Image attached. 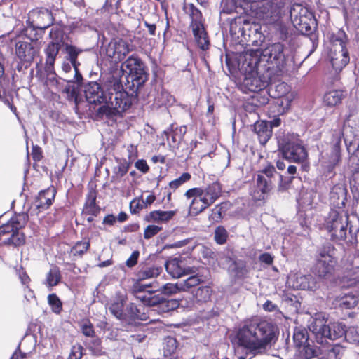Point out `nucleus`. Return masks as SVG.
I'll return each instance as SVG.
<instances>
[{
  "label": "nucleus",
  "mask_w": 359,
  "mask_h": 359,
  "mask_svg": "<svg viewBox=\"0 0 359 359\" xmlns=\"http://www.w3.org/2000/svg\"><path fill=\"white\" fill-rule=\"evenodd\" d=\"M276 337V327L266 320L247 321L235 332L232 343L246 355L262 354Z\"/></svg>",
  "instance_id": "f257e3e1"
},
{
  "label": "nucleus",
  "mask_w": 359,
  "mask_h": 359,
  "mask_svg": "<svg viewBox=\"0 0 359 359\" xmlns=\"http://www.w3.org/2000/svg\"><path fill=\"white\" fill-rule=\"evenodd\" d=\"M286 49L281 43H275L264 50H248L244 55L252 66H260L272 76H278L286 64Z\"/></svg>",
  "instance_id": "f03ea898"
},
{
  "label": "nucleus",
  "mask_w": 359,
  "mask_h": 359,
  "mask_svg": "<svg viewBox=\"0 0 359 359\" xmlns=\"http://www.w3.org/2000/svg\"><path fill=\"white\" fill-rule=\"evenodd\" d=\"M122 70L116 71L108 76L105 81L106 101L97 109V114L111 116L126 111L129 108L127 93L123 90L121 81Z\"/></svg>",
  "instance_id": "7ed1b4c3"
},
{
  "label": "nucleus",
  "mask_w": 359,
  "mask_h": 359,
  "mask_svg": "<svg viewBox=\"0 0 359 359\" xmlns=\"http://www.w3.org/2000/svg\"><path fill=\"white\" fill-rule=\"evenodd\" d=\"M251 2L257 18L269 25L279 24L287 13V0H243Z\"/></svg>",
  "instance_id": "20e7f679"
},
{
  "label": "nucleus",
  "mask_w": 359,
  "mask_h": 359,
  "mask_svg": "<svg viewBox=\"0 0 359 359\" xmlns=\"http://www.w3.org/2000/svg\"><path fill=\"white\" fill-rule=\"evenodd\" d=\"M317 343L323 344L327 339L336 340L345 337V326L341 323L334 322L327 324L323 318H314L309 326Z\"/></svg>",
  "instance_id": "39448f33"
},
{
  "label": "nucleus",
  "mask_w": 359,
  "mask_h": 359,
  "mask_svg": "<svg viewBox=\"0 0 359 359\" xmlns=\"http://www.w3.org/2000/svg\"><path fill=\"white\" fill-rule=\"evenodd\" d=\"M348 215L343 212L336 210L330 212L323 225L333 241H338L348 238L349 242H352L355 233H353L351 228L348 232Z\"/></svg>",
  "instance_id": "423d86ee"
},
{
  "label": "nucleus",
  "mask_w": 359,
  "mask_h": 359,
  "mask_svg": "<svg viewBox=\"0 0 359 359\" xmlns=\"http://www.w3.org/2000/svg\"><path fill=\"white\" fill-rule=\"evenodd\" d=\"M337 250L333 245L326 243L318 250L313 272L320 278L332 276L337 264Z\"/></svg>",
  "instance_id": "0eeeda50"
},
{
  "label": "nucleus",
  "mask_w": 359,
  "mask_h": 359,
  "mask_svg": "<svg viewBox=\"0 0 359 359\" xmlns=\"http://www.w3.org/2000/svg\"><path fill=\"white\" fill-rule=\"evenodd\" d=\"M247 65L245 68V72L244 78L241 83V90L247 93L250 92H258L264 88L268 84L269 81H271L273 76L269 75V73L266 72V75L261 76L259 72L262 67L260 66L252 67L250 63L249 60L245 62L243 65Z\"/></svg>",
  "instance_id": "6e6552de"
},
{
  "label": "nucleus",
  "mask_w": 359,
  "mask_h": 359,
  "mask_svg": "<svg viewBox=\"0 0 359 359\" xmlns=\"http://www.w3.org/2000/svg\"><path fill=\"white\" fill-rule=\"evenodd\" d=\"M49 36L51 41L47 44L44 49L46 55L45 65L54 66L60 50L65 45V33L61 26L56 25L50 29Z\"/></svg>",
  "instance_id": "1a4fd4ad"
},
{
  "label": "nucleus",
  "mask_w": 359,
  "mask_h": 359,
  "mask_svg": "<svg viewBox=\"0 0 359 359\" xmlns=\"http://www.w3.org/2000/svg\"><path fill=\"white\" fill-rule=\"evenodd\" d=\"M53 20L52 13L48 9L44 8L33 9L28 13L27 24L29 27L26 29V32H27L29 28L44 30L53 24Z\"/></svg>",
  "instance_id": "9d476101"
},
{
  "label": "nucleus",
  "mask_w": 359,
  "mask_h": 359,
  "mask_svg": "<svg viewBox=\"0 0 359 359\" xmlns=\"http://www.w3.org/2000/svg\"><path fill=\"white\" fill-rule=\"evenodd\" d=\"M282 154L285 159L294 162L304 161L308 156L302 140L294 137L288 139L283 144Z\"/></svg>",
  "instance_id": "9b49d317"
},
{
  "label": "nucleus",
  "mask_w": 359,
  "mask_h": 359,
  "mask_svg": "<svg viewBox=\"0 0 359 359\" xmlns=\"http://www.w3.org/2000/svg\"><path fill=\"white\" fill-rule=\"evenodd\" d=\"M344 133L341 128L334 130L332 133V149L330 154L322 155L321 163L329 171L332 170L340 160L341 142Z\"/></svg>",
  "instance_id": "f8f14e48"
},
{
  "label": "nucleus",
  "mask_w": 359,
  "mask_h": 359,
  "mask_svg": "<svg viewBox=\"0 0 359 359\" xmlns=\"http://www.w3.org/2000/svg\"><path fill=\"white\" fill-rule=\"evenodd\" d=\"M330 57L332 66L336 71H341L348 63L349 54L344 40L336 39L333 42Z\"/></svg>",
  "instance_id": "ddd939ff"
},
{
  "label": "nucleus",
  "mask_w": 359,
  "mask_h": 359,
  "mask_svg": "<svg viewBox=\"0 0 359 359\" xmlns=\"http://www.w3.org/2000/svg\"><path fill=\"white\" fill-rule=\"evenodd\" d=\"M290 17L294 25L300 32H310L311 27L310 21H312V13L307 8L300 4H295L290 9Z\"/></svg>",
  "instance_id": "4468645a"
},
{
  "label": "nucleus",
  "mask_w": 359,
  "mask_h": 359,
  "mask_svg": "<svg viewBox=\"0 0 359 359\" xmlns=\"http://www.w3.org/2000/svg\"><path fill=\"white\" fill-rule=\"evenodd\" d=\"M133 46L121 38L112 39L106 48L107 55L116 62L123 60L133 50Z\"/></svg>",
  "instance_id": "2eb2a0df"
},
{
  "label": "nucleus",
  "mask_w": 359,
  "mask_h": 359,
  "mask_svg": "<svg viewBox=\"0 0 359 359\" xmlns=\"http://www.w3.org/2000/svg\"><path fill=\"white\" fill-rule=\"evenodd\" d=\"M106 89V88L104 87ZM85 96L90 104H103L106 101L107 92L97 82H89L85 86Z\"/></svg>",
  "instance_id": "dca6fc26"
},
{
  "label": "nucleus",
  "mask_w": 359,
  "mask_h": 359,
  "mask_svg": "<svg viewBox=\"0 0 359 359\" xmlns=\"http://www.w3.org/2000/svg\"><path fill=\"white\" fill-rule=\"evenodd\" d=\"M37 53L38 50L30 42L19 41L15 44V54L22 62H32Z\"/></svg>",
  "instance_id": "f3484780"
},
{
  "label": "nucleus",
  "mask_w": 359,
  "mask_h": 359,
  "mask_svg": "<svg viewBox=\"0 0 359 359\" xmlns=\"http://www.w3.org/2000/svg\"><path fill=\"white\" fill-rule=\"evenodd\" d=\"M182 262L178 258H172L168 260L165 264L167 272L173 278H179L184 274L195 273L194 268H183Z\"/></svg>",
  "instance_id": "a211bd4d"
},
{
  "label": "nucleus",
  "mask_w": 359,
  "mask_h": 359,
  "mask_svg": "<svg viewBox=\"0 0 359 359\" xmlns=\"http://www.w3.org/2000/svg\"><path fill=\"white\" fill-rule=\"evenodd\" d=\"M257 191L253 192L252 197L256 201L264 199L265 194H268L273 187V180L266 179L262 174H258L257 177Z\"/></svg>",
  "instance_id": "6ab92c4d"
},
{
  "label": "nucleus",
  "mask_w": 359,
  "mask_h": 359,
  "mask_svg": "<svg viewBox=\"0 0 359 359\" xmlns=\"http://www.w3.org/2000/svg\"><path fill=\"white\" fill-rule=\"evenodd\" d=\"M145 286H144V287ZM133 293L136 299L142 302L144 305L153 306L161 302L162 299L158 295H154L152 292H144L143 286L134 287Z\"/></svg>",
  "instance_id": "aec40b11"
},
{
  "label": "nucleus",
  "mask_w": 359,
  "mask_h": 359,
  "mask_svg": "<svg viewBox=\"0 0 359 359\" xmlns=\"http://www.w3.org/2000/svg\"><path fill=\"white\" fill-rule=\"evenodd\" d=\"M55 189L53 187L41 191L36 197L34 205L38 209L48 208L55 198Z\"/></svg>",
  "instance_id": "412c9836"
},
{
  "label": "nucleus",
  "mask_w": 359,
  "mask_h": 359,
  "mask_svg": "<svg viewBox=\"0 0 359 359\" xmlns=\"http://www.w3.org/2000/svg\"><path fill=\"white\" fill-rule=\"evenodd\" d=\"M124 317L122 323L128 325L133 324L136 320H147L148 319L147 315L145 313H141L140 309L133 303H130L127 306L124 312Z\"/></svg>",
  "instance_id": "4be33fe9"
},
{
  "label": "nucleus",
  "mask_w": 359,
  "mask_h": 359,
  "mask_svg": "<svg viewBox=\"0 0 359 359\" xmlns=\"http://www.w3.org/2000/svg\"><path fill=\"white\" fill-rule=\"evenodd\" d=\"M292 282V286L297 290H315L316 287V282L310 275L297 274L291 278Z\"/></svg>",
  "instance_id": "5701e85b"
},
{
  "label": "nucleus",
  "mask_w": 359,
  "mask_h": 359,
  "mask_svg": "<svg viewBox=\"0 0 359 359\" xmlns=\"http://www.w3.org/2000/svg\"><path fill=\"white\" fill-rule=\"evenodd\" d=\"M254 131L262 144H265L272 135V130L269 123L264 121H257L254 125Z\"/></svg>",
  "instance_id": "b1692460"
},
{
  "label": "nucleus",
  "mask_w": 359,
  "mask_h": 359,
  "mask_svg": "<svg viewBox=\"0 0 359 359\" xmlns=\"http://www.w3.org/2000/svg\"><path fill=\"white\" fill-rule=\"evenodd\" d=\"M200 193L207 198L210 204H213L221 195V187L217 182L212 183L205 187H196Z\"/></svg>",
  "instance_id": "393cba45"
},
{
  "label": "nucleus",
  "mask_w": 359,
  "mask_h": 359,
  "mask_svg": "<svg viewBox=\"0 0 359 359\" xmlns=\"http://www.w3.org/2000/svg\"><path fill=\"white\" fill-rule=\"evenodd\" d=\"M192 29L198 47L203 50L208 49L209 41L203 25L199 22H195L192 24Z\"/></svg>",
  "instance_id": "a878e982"
},
{
  "label": "nucleus",
  "mask_w": 359,
  "mask_h": 359,
  "mask_svg": "<svg viewBox=\"0 0 359 359\" xmlns=\"http://www.w3.org/2000/svg\"><path fill=\"white\" fill-rule=\"evenodd\" d=\"M176 210H168V211H163V210H154L151 212L147 216V220L149 222H156V223H163L167 222L172 219V217L175 215Z\"/></svg>",
  "instance_id": "bb28decb"
},
{
  "label": "nucleus",
  "mask_w": 359,
  "mask_h": 359,
  "mask_svg": "<svg viewBox=\"0 0 359 359\" xmlns=\"http://www.w3.org/2000/svg\"><path fill=\"white\" fill-rule=\"evenodd\" d=\"M64 46L65 53L67 54L65 58L68 62H71L74 69L76 74H77L79 73L78 66L80 65V63L77 61V57L78 55L82 52V50L71 44L66 43L65 42Z\"/></svg>",
  "instance_id": "cd10ccee"
},
{
  "label": "nucleus",
  "mask_w": 359,
  "mask_h": 359,
  "mask_svg": "<svg viewBox=\"0 0 359 359\" xmlns=\"http://www.w3.org/2000/svg\"><path fill=\"white\" fill-rule=\"evenodd\" d=\"M358 296L353 293L345 294L335 299L336 304L342 309L354 308L358 302Z\"/></svg>",
  "instance_id": "c85d7f7f"
},
{
  "label": "nucleus",
  "mask_w": 359,
  "mask_h": 359,
  "mask_svg": "<svg viewBox=\"0 0 359 359\" xmlns=\"http://www.w3.org/2000/svg\"><path fill=\"white\" fill-rule=\"evenodd\" d=\"M269 93L276 99L283 96L286 97L288 94H294L291 91L290 87L284 82L271 83L269 86Z\"/></svg>",
  "instance_id": "c756f323"
},
{
  "label": "nucleus",
  "mask_w": 359,
  "mask_h": 359,
  "mask_svg": "<svg viewBox=\"0 0 359 359\" xmlns=\"http://www.w3.org/2000/svg\"><path fill=\"white\" fill-rule=\"evenodd\" d=\"M344 97V93L339 90H331L324 95V102L326 105L333 107L340 103Z\"/></svg>",
  "instance_id": "7c9ffc66"
},
{
  "label": "nucleus",
  "mask_w": 359,
  "mask_h": 359,
  "mask_svg": "<svg viewBox=\"0 0 359 359\" xmlns=\"http://www.w3.org/2000/svg\"><path fill=\"white\" fill-rule=\"evenodd\" d=\"M124 301L118 298L115 299L109 306V310L117 319L120 320L121 322L123 319H124Z\"/></svg>",
  "instance_id": "2f4dec72"
},
{
  "label": "nucleus",
  "mask_w": 359,
  "mask_h": 359,
  "mask_svg": "<svg viewBox=\"0 0 359 359\" xmlns=\"http://www.w3.org/2000/svg\"><path fill=\"white\" fill-rule=\"evenodd\" d=\"M60 271L58 267H52L46 275L45 285L48 287L57 285L61 280Z\"/></svg>",
  "instance_id": "473e14b6"
},
{
  "label": "nucleus",
  "mask_w": 359,
  "mask_h": 359,
  "mask_svg": "<svg viewBox=\"0 0 359 359\" xmlns=\"http://www.w3.org/2000/svg\"><path fill=\"white\" fill-rule=\"evenodd\" d=\"M44 70L46 76L44 83L49 88H58L60 82L55 72L54 66L45 65Z\"/></svg>",
  "instance_id": "72a5a7b5"
},
{
  "label": "nucleus",
  "mask_w": 359,
  "mask_h": 359,
  "mask_svg": "<svg viewBox=\"0 0 359 359\" xmlns=\"http://www.w3.org/2000/svg\"><path fill=\"white\" fill-rule=\"evenodd\" d=\"M294 98V94H288L286 97H280L277 99L276 107H278V114H285L290 107L291 102Z\"/></svg>",
  "instance_id": "f704fd0d"
},
{
  "label": "nucleus",
  "mask_w": 359,
  "mask_h": 359,
  "mask_svg": "<svg viewBox=\"0 0 359 359\" xmlns=\"http://www.w3.org/2000/svg\"><path fill=\"white\" fill-rule=\"evenodd\" d=\"M162 271L161 267L152 266L142 269L138 273L140 280H146L149 278H156L160 275Z\"/></svg>",
  "instance_id": "c9c22d12"
},
{
  "label": "nucleus",
  "mask_w": 359,
  "mask_h": 359,
  "mask_svg": "<svg viewBox=\"0 0 359 359\" xmlns=\"http://www.w3.org/2000/svg\"><path fill=\"white\" fill-rule=\"evenodd\" d=\"M142 62L141 60L135 56L134 55L130 56L121 65V68L120 69H116L111 74H114L116 71L122 70L121 73V76L124 73V68L128 70L130 72L135 67L138 66Z\"/></svg>",
  "instance_id": "e433bc0d"
},
{
  "label": "nucleus",
  "mask_w": 359,
  "mask_h": 359,
  "mask_svg": "<svg viewBox=\"0 0 359 359\" xmlns=\"http://www.w3.org/2000/svg\"><path fill=\"white\" fill-rule=\"evenodd\" d=\"M184 196L187 198V199H191L192 197H195L196 199H198V201L201 202L206 208H208L209 206L211 205L208 200L204 198V196L200 193V191L196 187L188 189L185 192Z\"/></svg>",
  "instance_id": "4c0bfd02"
},
{
  "label": "nucleus",
  "mask_w": 359,
  "mask_h": 359,
  "mask_svg": "<svg viewBox=\"0 0 359 359\" xmlns=\"http://www.w3.org/2000/svg\"><path fill=\"white\" fill-rule=\"evenodd\" d=\"M96 196L94 193H90L86 201L84 211L91 215H96L99 209L95 204Z\"/></svg>",
  "instance_id": "58836bf2"
},
{
  "label": "nucleus",
  "mask_w": 359,
  "mask_h": 359,
  "mask_svg": "<svg viewBox=\"0 0 359 359\" xmlns=\"http://www.w3.org/2000/svg\"><path fill=\"white\" fill-rule=\"evenodd\" d=\"M202 280L198 276L194 275L189 277L187 279L180 281L182 291H187L193 287L199 285Z\"/></svg>",
  "instance_id": "ea45409f"
},
{
  "label": "nucleus",
  "mask_w": 359,
  "mask_h": 359,
  "mask_svg": "<svg viewBox=\"0 0 359 359\" xmlns=\"http://www.w3.org/2000/svg\"><path fill=\"white\" fill-rule=\"evenodd\" d=\"M156 290L165 295H171L182 291L180 282L175 284L166 283Z\"/></svg>",
  "instance_id": "a19ab883"
},
{
  "label": "nucleus",
  "mask_w": 359,
  "mask_h": 359,
  "mask_svg": "<svg viewBox=\"0 0 359 359\" xmlns=\"http://www.w3.org/2000/svg\"><path fill=\"white\" fill-rule=\"evenodd\" d=\"M25 242V236L19 232V230L14 231L10 236L4 241V243L7 244H12L15 246L20 245Z\"/></svg>",
  "instance_id": "79ce46f5"
},
{
  "label": "nucleus",
  "mask_w": 359,
  "mask_h": 359,
  "mask_svg": "<svg viewBox=\"0 0 359 359\" xmlns=\"http://www.w3.org/2000/svg\"><path fill=\"white\" fill-rule=\"evenodd\" d=\"M212 290L210 287H199L195 293V298L198 302H205L210 298Z\"/></svg>",
  "instance_id": "37998d69"
},
{
  "label": "nucleus",
  "mask_w": 359,
  "mask_h": 359,
  "mask_svg": "<svg viewBox=\"0 0 359 359\" xmlns=\"http://www.w3.org/2000/svg\"><path fill=\"white\" fill-rule=\"evenodd\" d=\"M330 198L332 200L337 199L341 201L342 205L344 204V200L346 196V189L340 186H334L330 191Z\"/></svg>",
  "instance_id": "c03bdc74"
},
{
  "label": "nucleus",
  "mask_w": 359,
  "mask_h": 359,
  "mask_svg": "<svg viewBox=\"0 0 359 359\" xmlns=\"http://www.w3.org/2000/svg\"><path fill=\"white\" fill-rule=\"evenodd\" d=\"M189 204V214L191 215H198L207 208L204 205L198 201L195 197H192Z\"/></svg>",
  "instance_id": "a18cd8bd"
},
{
  "label": "nucleus",
  "mask_w": 359,
  "mask_h": 359,
  "mask_svg": "<svg viewBox=\"0 0 359 359\" xmlns=\"http://www.w3.org/2000/svg\"><path fill=\"white\" fill-rule=\"evenodd\" d=\"M214 238L217 244H224L228 238V232L224 227L219 226L215 230Z\"/></svg>",
  "instance_id": "49530a36"
},
{
  "label": "nucleus",
  "mask_w": 359,
  "mask_h": 359,
  "mask_svg": "<svg viewBox=\"0 0 359 359\" xmlns=\"http://www.w3.org/2000/svg\"><path fill=\"white\" fill-rule=\"evenodd\" d=\"M90 247V242L88 241H79L72 248V253L74 255H81L87 252Z\"/></svg>",
  "instance_id": "de8ad7c7"
},
{
  "label": "nucleus",
  "mask_w": 359,
  "mask_h": 359,
  "mask_svg": "<svg viewBox=\"0 0 359 359\" xmlns=\"http://www.w3.org/2000/svg\"><path fill=\"white\" fill-rule=\"evenodd\" d=\"M341 347L335 346L331 348L325 350L322 353L321 359H339Z\"/></svg>",
  "instance_id": "09e8293b"
},
{
  "label": "nucleus",
  "mask_w": 359,
  "mask_h": 359,
  "mask_svg": "<svg viewBox=\"0 0 359 359\" xmlns=\"http://www.w3.org/2000/svg\"><path fill=\"white\" fill-rule=\"evenodd\" d=\"M48 302L53 312L59 313L62 310V302L55 294H50L48 297Z\"/></svg>",
  "instance_id": "8fccbe9b"
},
{
  "label": "nucleus",
  "mask_w": 359,
  "mask_h": 359,
  "mask_svg": "<svg viewBox=\"0 0 359 359\" xmlns=\"http://www.w3.org/2000/svg\"><path fill=\"white\" fill-rule=\"evenodd\" d=\"M293 338L297 346L304 344L308 339L306 332L304 330H295Z\"/></svg>",
  "instance_id": "3c124183"
},
{
  "label": "nucleus",
  "mask_w": 359,
  "mask_h": 359,
  "mask_svg": "<svg viewBox=\"0 0 359 359\" xmlns=\"http://www.w3.org/2000/svg\"><path fill=\"white\" fill-rule=\"evenodd\" d=\"M345 337L348 341L359 342V327H351L345 330Z\"/></svg>",
  "instance_id": "603ef678"
},
{
  "label": "nucleus",
  "mask_w": 359,
  "mask_h": 359,
  "mask_svg": "<svg viewBox=\"0 0 359 359\" xmlns=\"http://www.w3.org/2000/svg\"><path fill=\"white\" fill-rule=\"evenodd\" d=\"M191 179V175L188 172L183 173L180 177L170 182L169 186L172 189H176Z\"/></svg>",
  "instance_id": "864d4df0"
},
{
  "label": "nucleus",
  "mask_w": 359,
  "mask_h": 359,
  "mask_svg": "<svg viewBox=\"0 0 359 359\" xmlns=\"http://www.w3.org/2000/svg\"><path fill=\"white\" fill-rule=\"evenodd\" d=\"M27 219V215L25 214H22L16 216L14 218H12L10 222L14 224L15 229L19 230L20 228L25 225Z\"/></svg>",
  "instance_id": "5fc2aeb1"
},
{
  "label": "nucleus",
  "mask_w": 359,
  "mask_h": 359,
  "mask_svg": "<svg viewBox=\"0 0 359 359\" xmlns=\"http://www.w3.org/2000/svg\"><path fill=\"white\" fill-rule=\"evenodd\" d=\"M233 269L235 270V276L239 278H243L247 273L245 266L243 262H234Z\"/></svg>",
  "instance_id": "6e6d98bb"
},
{
  "label": "nucleus",
  "mask_w": 359,
  "mask_h": 359,
  "mask_svg": "<svg viewBox=\"0 0 359 359\" xmlns=\"http://www.w3.org/2000/svg\"><path fill=\"white\" fill-rule=\"evenodd\" d=\"M161 227L156 225H149L144 229V237L146 239H149L154 236L156 235L161 230Z\"/></svg>",
  "instance_id": "4d7b16f0"
},
{
  "label": "nucleus",
  "mask_w": 359,
  "mask_h": 359,
  "mask_svg": "<svg viewBox=\"0 0 359 359\" xmlns=\"http://www.w3.org/2000/svg\"><path fill=\"white\" fill-rule=\"evenodd\" d=\"M222 205H216L211 210V214L209 216V219L214 222H219L222 217Z\"/></svg>",
  "instance_id": "13d9d810"
},
{
  "label": "nucleus",
  "mask_w": 359,
  "mask_h": 359,
  "mask_svg": "<svg viewBox=\"0 0 359 359\" xmlns=\"http://www.w3.org/2000/svg\"><path fill=\"white\" fill-rule=\"evenodd\" d=\"M83 334L86 337H92L95 334V331L93 325L88 320L83 322L81 325Z\"/></svg>",
  "instance_id": "bf43d9fd"
},
{
  "label": "nucleus",
  "mask_w": 359,
  "mask_h": 359,
  "mask_svg": "<svg viewBox=\"0 0 359 359\" xmlns=\"http://www.w3.org/2000/svg\"><path fill=\"white\" fill-rule=\"evenodd\" d=\"M177 341L176 340L172 337H168L165 339V344L168 348L164 346L165 352H168V354H171L175 352L177 346H176Z\"/></svg>",
  "instance_id": "052dcab7"
},
{
  "label": "nucleus",
  "mask_w": 359,
  "mask_h": 359,
  "mask_svg": "<svg viewBox=\"0 0 359 359\" xmlns=\"http://www.w3.org/2000/svg\"><path fill=\"white\" fill-rule=\"evenodd\" d=\"M134 81L137 82L138 86L143 85L148 79V75L144 70L140 72L137 74L132 76Z\"/></svg>",
  "instance_id": "680f3d73"
},
{
  "label": "nucleus",
  "mask_w": 359,
  "mask_h": 359,
  "mask_svg": "<svg viewBox=\"0 0 359 359\" xmlns=\"http://www.w3.org/2000/svg\"><path fill=\"white\" fill-rule=\"evenodd\" d=\"M129 163H131L137 157V147L130 144L127 148Z\"/></svg>",
  "instance_id": "e2e57ef3"
},
{
  "label": "nucleus",
  "mask_w": 359,
  "mask_h": 359,
  "mask_svg": "<svg viewBox=\"0 0 359 359\" xmlns=\"http://www.w3.org/2000/svg\"><path fill=\"white\" fill-rule=\"evenodd\" d=\"M130 163L128 162L121 163L116 168V175L119 177L124 176L128 171Z\"/></svg>",
  "instance_id": "0e129e2a"
},
{
  "label": "nucleus",
  "mask_w": 359,
  "mask_h": 359,
  "mask_svg": "<svg viewBox=\"0 0 359 359\" xmlns=\"http://www.w3.org/2000/svg\"><path fill=\"white\" fill-rule=\"evenodd\" d=\"M276 173L275 168L273 165H268L262 171L261 174L264 175L266 179H271L273 180Z\"/></svg>",
  "instance_id": "69168bd1"
},
{
  "label": "nucleus",
  "mask_w": 359,
  "mask_h": 359,
  "mask_svg": "<svg viewBox=\"0 0 359 359\" xmlns=\"http://www.w3.org/2000/svg\"><path fill=\"white\" fill-rule=\"evenodd\" d=\"M139 252L138 251H134L130 257L126 260V265L128 267H133L137 263V259L139 257Z\"/></svg>",
  "instance_id": "338daca9"
},
{
  "label": "nucleus",
  "mask_w": 359,
  "mask_h": 359,
  "mask_svg": "<svg viewBox=\"0 0 359 359\" xmlns=\"http://www.w3.org/2000/svg\"><path fill=\"white\" fill-rule=\"evenodd\" d=\"M82 355V348L81 346L73 347L68 359H81Z\"/></svg>",
  "instance_id": "774afa93"
}]
</instances>
